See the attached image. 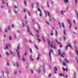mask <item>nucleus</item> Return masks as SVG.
<instances>
[{"label":"nucleus","instance_id":"e433bc0d","mask_svg":"<svg viewBox=\"0 0 78 78\" xmlns=\"http://www.w3.org/2000/svg\"><path fill=\"white\" fill-rule=\"evenodd\" d=\"M64 13V12L63 11H61V14L62 15H64V14L63 13Z\"/></svg>","mask_w":78,"mask_h":78},{"label":"nucleus","instance_id":"bb28decb","mask_svg":"<svg viewBox=\"0 0 78 78\" xmlns=\"http://www.w3.org/2000/svg\"><path fill=\"white\" fill-rule=\"evenodd\" d=\"M76 54H77V55H78V51L76 50Z\"/></svg>","mask_w":78,"mask_h":78},{"label":"nucleus","instance_id":"f8f14e48","mask_svg":"<svg viewBox=\"0 0 78 78\" xmlns=\"http://www.w3.org/2000/svg\"><path fill=\"white\" fill-rule=\"evenodd\" d=\"M47 41L48 42V45H50V42L48 40V39H47Z\"/></svg>","mask_w":78,"mask_h":78},{"label":"nucleus","instance_id":"5701e85b","mask_svg":"<svg viewBox=\"0 0 78 78\" xmlns=\"http://www.w3.org/2000/svg\"><path fill=\"white\" fill-rule=\"evenodd\" d=\"M64 2L65 3H66V2H69V1L68 0H64Z\"/></svg>","mask_w":78,"mask_h":78},{"label":"nucleus","instance_id":"b1692460","mask_svg":"<svg viewBox=\"0 0 78 78\" xmlns=\"http://www.w3.org/2000/svg\"><path fill=\"white\" fill-rule=\"evenodd\" d=\"M38 57H40V56H41V55L40 54V53H39V52H38Z\"/></svg>","mask_w":78,"mask_h":78},{"label":"nucleus","instance_id":"a19ab883","mask_svg":"<svg viewBox=\"0 0 78 78\" xmlns=\"http://www.w3.org/2000/svg\"><path fill=\"white\" fill-rule=\"evenodd\" d=\"M30 51L31 52V53H32V49L31 48H30Z\"/></svg>","mask_w":78,"mask_h":78},{"label":"nucleus","instance_id":"f3484780","mask_svg":"<svg viewBox=\"0 0 78 78\" xmlns=\"http://www.w3.org/2000/svg\"><path fill=\"white\" fill-rule=\"evenodd\" d=\"M9 40H12V37L11 36H9Z\"/></svg>","mask_w":78,"mask_h":78},{"label":"nucleus","instance_id":"0eeeda50","mask_svg":"<svg viewBox=\"0 0 78 78\" xmlns=\"http://www.w3.org/2000/svg\"><path fill=\"white\" fill-rule=\"evenodd\" d=\"M49 55H50L51 60V51L49 52Z\"/></svg>","mask_w":78,"mask_h":78},{"label":"nucleus","instance_id":"c756f323","mask_svg":"<svg viewBox=\"0 0 78 78\" xmlns=\"http://www.w3.org/2000/svg\"><path fill=\"white\" fill-rule=\"evenodd\" d=\"M61 57L62 58H64V56H63V55L62 54H61Z\"/></svg>","mask_w":78,"mask_h":78},{"label":"nucleus","instance_id":"bf43d9fd","mask_svg":"<svg viewBox=\"0 0 78 78\" xmlns=\"http://www.w3.org/2000/svg\"><path fill=\"white\" fill-rule=\"evenodd\" d=\"M23 27H24V24L23 23Z\"/></svg>","mask_w":78,"mask_h":78},{"label":"nucleus","instance_id":"a878e982","mask_svg":"<svg viewBox=\"0 0 78 78\" xmlns=\"http://www.w3.org/2000/svg\"><path fill=\"white\" fill-rule=\"evenodd\" d=\"M24 3V5L26 6L27 5V1H25Z\"/></svg>","mask_w":78,"mask_h":78},{"label":"nucleus","instance_id":"e2e57ef3","mask_svg":"<svg viewBox=\"0 0 78 78\" xmlns=\"http://www.w3.org/2000/svg\"><path fill=\"white\" fill-rule=\"evenodd\" d=\"M2 2H3V4H5V2H4L3 0H2Z\"/></svg>","mask_w":78,"mask_h":78},{"label":"nucleus","instance_id":"338daca9","mask_svg":"<svg viewBox=\"0 0 78 78\" xmlns=\"http://www.w3.org/2000/svg\"><path fill=\"white\" fill-rule=\"evenodd\" d=\"M66 71L67 72L68 71V69L67 68H66Z\"/></svg>","mask_w":78,"mask_h":78},{"label":"nucleus","instance_id":"5fc2aeb1","mask_svg":"<svg viewBox=\"0 0 78 78\" xmlns=\"http://www.w3.org/2000/svg\"><path fill=\"white\" fill-rule=\"evenodd\" d=\"M14 7L15 9H16L17 8V7H16V5L14 6Z\"/></svg>","mask_w":78,"mask_h":78},{"label":"nucleus","instance_id":"a18cd8bd","mask_svg":"<svg viewBox=\"0 0 78 78\" xmlns=\"http://www.w3.org/2000/svg\"><path fill=\"white\" fill-rule=\"evenodd\" d=\"M28 14H29V15L30 16V12H29L28 11Z\"/></svg>","mask_w":78,"mask_h":78},{"label":"nucleus","instance_id":"ddd939ff","mask_svg":"<svg viewBox=\"0 0 78 78\" xmlns=\"http://www.w3.org/2000/svg\"><path fill=\"white\" fill-rule=\"evenodd\" d=\"M65 61L67 63H69V62L67 60L66 58H65Z\"/></svg>","mask_w":78,"mask_h":78},{"label":"nucleus","instance_id":"20e7f679","mask_svg":"<svg viewBox=\"0 0 78 78\" xmlns=\"http://www.w3.org/2000/svg\"><path fill=\"white\" fill-rule=\"evenodd\" d=\"M27 30H27V32H28V33H30V29L29 28V26H28V25H27Z\"/></svg>","mask_w":78,"mask_h":78},{"label":"nucleus","instance_id":"cd10ccee","mask_svg":"<svg viewBox=\"0 0 78 78\" xmlns=\"http://www.w3.org/2000/svg\"><path fill=\"white\" fill-rule=\"evenodd\" d=\"M17 74V71H16L14 72V74L16 75Z\"/></svg>","mask_w":78,"mask_h":78},{"label":"nucleus","instance_id":"423d86ee","mask_svg":"<svg viewBox=\"0 0 78 78\" xmlns=\"http://www.w3.org/2000/svg\"><path fill=\"white\" fill-rule=\"evenodd\" d=\"M34 30H36V32H37V33H38V32H40V30H37L35 28V27H34Z\"/></svg>","mask_w":78,"mask_h":78},{"label":"nucleus","instance_id":"6e6552de","mask_svg":"<svg viewBox=\"0 0 78 78\" xmlns=\"http://www.w3.org/2000/svg\"><path fill=\"white\" fill-rule=\"evenodd\" d=\"M75 11H76V14H77V18H78V13H77V12L76 9H75Z\"/></svg>","mask_w":78,"mask_h":78},{"label":"nucleus","instance_id":"7ed1b4c3","mask_svg":"<svg viewBox=\"0 0 78 78\" xmlns=\"http://www.w3.org/2000/svg\"><path fill=\"white\" fill-rule=\"evenodd\" d=\"M58 70L57 68H56V67H54V73H55V74H56V71Z\"/></svg>","mask_w":78,"mask_h":78},{"label":"nucleus","instance_id":"6e6d98bb","mask_svg":"<svg viewBox=\"0 0 78 78\" xmlns=\"http://www.w3.org/2000/svg\"><path fill=\"white\" fill-rule=\"evenodd\" d=\"M60 48H62V45H61V44H60Z\"/></svg>","mask_w":78,"mask_h":78},{"label":"nucleus","instance_id":"603ef678","mask_svg":"<svg viewBox=\"0 0 78 78\" xmlns=\"http://www.w3.org/2000/svg\"><path fill=\"white\" fill-rule=\"evenodd\" d=\"M63 71H65V69L64 68H63Z\"/></svg>","mask_w":78,"mask_h":78},{"label":"nucleus","instance_id":"7c9ffc66","mask_svg":"<svg viewBox=\"0 0 78 78\" xmlns=\"http://www.w3.org/2000/svg\"><path fill=\"white\" fill-rule=\"evenodd\" d=\"M15 64H16V65H17V67H18L19 66V65L17 64V63H15Z\"/></svg>","mask_w":78,"mask_h":78},{"label":"nucleus","instance_id":"de8ad7c7","mask_svg":"<svg viewBox=\"0 0 78 78\" xmlns=\"http://www.w3.org/2000/svg\"><path fill=\"white\" fill-rule=\"evenodd\" d=\"M63 74H59V76H63Z\"/></svg>","mask_w":78,"mask_h":78},{"label":"nucleus","instance_id":"1a4fd4ad","mask_svg":"<svg viewBox=\"0 0 78 78\" xmlns=\"http://www.w3.org/2000/svg\"><path fill=\"white\" fill-rule=\"evenodd\" d=\"M41 72V71L40 69V68H39V70L37 71V73H39Z\"/></svg>","mask_w":78,"mask_h":78},{"label":"nucleus","instance_id":"13d9d810","mask_svg":"<svg viewBox=\"0 0 78 78\" xmlns=\"http://www.w3.org/2000/svg\"><path fill=\"white\" fill-rule=\"evenodd\" d=\"M17 32L18 33H20V31H19V30H17Z\"/></svg>","mask_w":78,"mask_h":78},{"label":"nucleus","instance_id":"4be33fe9","mask_svg":"<svg viewBox=\"0 0 78 78\" xmlns=\"http://www.w3.org/2000/svg\"><path fill=\"white\" fill-rule=\"evenodd\" d=\"M44 73H45V66H44Z\"/></svg>","mask_w":78,"mask_h":78},{"label":"nucleus","instance_id":"c03bdc74","mask_svg":"<svg viewBox=\"0 0 78 78\" xmlns=\"http://www.w3.org/2000/svg\"><path fill=\"white\" fill-rule=\"evenodd\" d=\"M22 59H23V61L24 62L25 61V59L23 58H22Z\"/></svg>","mask_w":78,"mask_h":78},{"label":"nucleus","instance_id":"3c124183","mask_svg":"<svg viewBox=\"0 0 78 78\" xmlns=\"http://www.w3.org/2000/svg\"><path fill=\"white\" fill-rule=\"evenodd\" d=\"M36 36H37V37H40V36H39V35H38L37 34V35H36Z\"/></svg>","mask_w":78,"mask_h":78},{"label":"nucleus","instance_id":"58836bf2","mask_svg":"<svg viewBox=\"0 0 78 78\" xmlns=\"http://www.w3.org/2000/svg\"><path fill=\"white\" fill-rule=\"evenodd\" d=\"M42 39L44 42H45V40L43 37H42Z\"/></svg>","mask_w":78,"mask_h":78},{"label":"nucleus","instance_id":"2f4dec72","mask_svg":"<svg viewBox=\"0 0 78 78\" xmlns=\"http://www.w3.org/2000/svg\"><path fill=\"white\" fill-rule=\"evenodd\" d=\"M47 13H48V16H50V13H49V12H47Z\"/></svg>","mask_w":78,"mask_h":78},{"label":"nucleus","instance_id":"c85d7f7f","mask_svg":"<svg viewBox=\"0 0 78 78\" xmlns=\"http://www.w3.org/2000/svg\"><path fill=\"white\" fill-rule=\"evenodd\" d=\"M63 39L64 41H65V40H66V37L65 36L63 37Z\"/></svg>","mask_w":78,"mask_h":78},{"label":"nucleus","instance_id":"473e14b6","mask_svg":"<svg viewBox=\"0 0 78 78\" xmlns=\"http://www.w3.org/2000/svg\"><path fill=\"white\" fill-rule=\"evenodd\" d=\"M38 11H39L40 12H41V11L40 10V8H38Z\"/></svg>","mask_w":78,"mask_h":78},{"label":"nucleus","instance_id":"9d476101","mask_svg":"<svg viewBox=\"0 0 78 78\" xmlns=\"http://www.w3.org/2000/svg\"><path fill=\"white\" fill-rule=\"evenodd\" d=\"M51 36H52L53 35L52 30H51Z\"/></svg>","mask_w":78,"mask_h":78},{"label":"nucleus","instance_id":"0e129e2a","mask_svg":"<svg viewBox=\"0 0 78 78\" xmlns=\"http://www.w3.org/2000/svg\"><path fill=\"white\" fill-rule=\"evenodd\" d=\"M34 19H33L32 20V22H34Z\"/></svg>","mask_w":78,"mask_h":78},{"label":"nucleus","instance_id":"864d4df0","mask_svg":"<svg viewBox=\"0 0 78 78\" xmlns=\"http://www.w3.org/2000/svg\"><path fill=\"white\" fill-rule=\"evenodd\" d=\"M51 47L52 48H53V45L52 44H51Z\"/></svg>","mask_w":78,"mask_h":78},{"label":"nucleus","instance_id":"c9c22d12","mask_svg":"<svg viewBox=\"0 0 78 78\" xmlns=\"http://www.w3.org/2000/svg\"><path fill=\"white\" fill-rule=\"evenodd\" d=\"M47 4L48 6V8H49V4H48V2H47Z\"/></svg>","mask_w":78,"mask_h":78},{"label":"nucleus","instance_id":"4c0bfd02","mask_svg":"<svg viewBox=\"0 0 78 78\" xmlns=\"http://www.w3.org/2000/svg\"><path fill=\"white\" fill-rule=\"evenodd\" d=\"M31 73H32V74L34 73L33 70L32 69H31Z\"/></svg>","mask_w":78,"mask_h":78},{"label":"nucleus","instance_id":"37998d69","mask_svg":"<svg viewBox=\"0 0 78 78\" xmlns=\"http://www.w3.org/2000/svg\"><path fill=\"white\" fill-rule=\"evenodd\" d=\"M6 53L7 55H9V54L8 52H6Z\"/></svg>","mask_w":78,"mask_h":78},{"label":"nucleus","instance_id":"79ce46f5","mask_svg":"<svg viewBox=\"0 0 78 78\" xmlns=\"http://www.w3.org/2000/svg\"><path fill=\"white\" fill-rule=\"evenodd\" d=\"M40 59V57H38L36 58V59L38 60Z\"/></svg>","mask_w":78,"mask_h":78},{"label":"nucleus","instance_id":"680f3d73","mask_svg":"<svg viewBox=\"0 0 78 78\" xmlns=\"http://www.w3.org/2000/svg\"><path fill=\"white\" fill-rule=\"evenodd\" d=\"M73 33L74 34H76V33L74 32H73Z\"/></svg>","mask_w":78,"mask_h":78},{"label":"nucleus","instance_id":"412c9836","mask_svg":"<svg viewBox=\"0 0 78 78\" xmlns=\"http://www.w3.org/2000/svg\"><path fill=\"white\" fill-rule=\"evenodd\" d=\"M7 28L9 30H10V29L9 25L8 26V27Z\"/></svg>","mask_w":78,"mask_h":78},{"label":"nucleus","instance_id":"4468645a","mask_svg":"<svg viewBox=\"0 0 78 78\" xmlns=\"http://www.w3.org/2000/svg\"><path fill=\"white\" fill-rule=\"evenodd\" d=\"M20 44H18V47H17V49H18V50H19L20 49Z\"/></svg>","mask_w":78,"mask_h":78},{"label":"nucleus","instance_id":"2eb2a0df","mask_svg":"<svg viewBox=\"0 0 78 78\" xmlns=\"http://www.w3.org/2000/svg\"><path fill=\"white\" fill-rule=\"evenodd\" d=\"M63 64L64 66H66V64L64 62H63Z\"/></svg>","mask_w":78,"mask_h":78},{"label":"nucleus","instance_id":"052dcab7","mask_svg":"<svg viewBox=\"0 0 78 78\" xmlns=\"http://www.w3.org/2000/svg\"><path fill=\"white\" fill-rule=\"evenodd\" d=\"M14 27V25H13V24H12V28H13Z\"/></svg>","mask_w":78,"mask_h":78},{"label":"nucleus","instance_id":"09e8293b","mask_svg":"<svg viewBox=\"0 0 78 78\" xmlns=\"http://www.w3.org/2000/svg\"><path fill=\"white\" fill-rule=\"evenodd\" d=\"M60 62H61L62 63V60H61V58H60Z\"/></svg>","mask_w":78,"mask_h":78},{"label":"nucleus","instance_id":"dca6fc26","mask_svg":"<svg viewBox=\"0 0 78 78\" xmlns=\"http://www.w3.org/2000/svg\"><path fill=\"white\" fill-rule=\"evenodd\" d=\"M63 33L64 34V35H66V31L64 29L63 30Z\"/></svg>","mask_w":78,"mask_h":78},{"label":"nucleus","instance_id":"8fccbe9b","mask_svg":"<svg viewBox=\"0 0 78 78\" xmlns=\"http://www.w3.org/2000/svg\"><path fill=\"white\" fill-rule=\"evenodd\" d=\"M27 53L26 52L24 53V55L25 56H27Z\"/></svg>","mask_w":78,"mask_h":78},{"label":"nucleus","instance_id":"774afa93","mask_svg":"<svg viewBox=\"0 0 78 78\" xmlns=\"http://www.w3.org/2000/svg\"><path fill=\"white\" fill-rule=\"evenodd\" d=\"M5 32H7V30L6 29H5Z\"/></svg>","mask_w":78,"mask_h":78},{"label":"nucleus","instance_id":"49530a36","mask_svg":"<svg viewBox=\"0 0 78 78\" xmlns=\"http://www.w3.org/2000/svg\"><path fill=\"white\" fill-rule=\"evenodd\" d=\"M51 76V73H50V74H49V76H48L49 78Z\"/></svg>","mask_w":78,"mask_h":78},{"label":"nucleus","instance_id":"f704fd0d","mask_svg":"<svg viewBox=\"0 0 78 78\" xmlns=\"http://www.w3.org/2000/svg\"><path fill=\"white\" fill-rule=\"evenodd\" d=\"M37 40L39 42H40L41 41V40L40 39H37Z\"/></svg>","mask_w":78,"mask_h":78},{"label":"nucleus","instance_id":"69168bd1","mask_svg":"<svg viewBox=\"0 0 78 78\" xmlns=\"http://www.w3.org/2000/svg\"><path fill=\"white\" fill-rule=\"evenodd\" d=\"M51 51L52 52H53V50L52 49H51Z\"/></svg>","mask_w":78,"mask_h":78},{"label":"nucleus","instance_id":"72a5a7b5","mask_svg":"<svg viewBox=\"0 0 78 78\" xmlns=\"http://www.w3.org/2000/svg\"><path fill=\"white\" fill-rule=\"evenodd\" d=\"M34 5V4H33L32 5H31V7L32 8V9H33L34 8V6L33 5Z\"/></svg>","mask_w":78,"mask_h":78},{"label":"nucleus","instance_id":"f03ea898","mask_svg":"<svg viewBox=\"0 0 78 78\" xmlns=\"http://www.w3.org/2000/svg\"><path fill=\"white\" fill-rule=\"evenodd\" d=\"M67 22H68V23H69L70 25L69 28H70L71 27H72V23H71V21L69 19H67Z\"/></svg>","mask_w":78,"mask_h":78},{"label":"nucleus","instance_id":"393cba45","mask_svg":"<svg viewBox=\"0 0 78 78\" xmlns=\"http://www.w3.org/2000/svg\"><path fill=\"white\" fill-rule=\"evenodd\" d=\"M6 48L7 49H9L8 44H6Z\"/></svg>","mask_w":78,"mask_h":78},{"label":"nucleus","instance_id":"ea45409f","mask_svg":"<svg viewBox=\"0 0 78 78\" xmlns=\"http://www.w3.org/2000/svg\"><path fill=\"white\" fill-rule=\"evenodd\" d=\"M7 66H9V64L8 62H7Z\"/></svg>","mask_w":78,"mask_h":78},{"label":"nucleus","instance_id":"39448f33","mask_svg":"<svg viewBox=\"0 0 78 78\" xmlns=\"http://www.w3.org/2000/svg\"><path fill=\"white\" fill-rule=\"evenodd\" d=\"M16 51L17 52V55H18V56L20 58V53L19 52V51L18 49L16 50Z\"/></svg>","mask_w":78,"mask_h":78},{"label":"nucleus","instance_id":"4d7b16f0","mask_svg":"<svg viewBox=\"0 0 78 78\" xmlns=\"http://www.w3.org/2000/svg\"><path fill=\"white\" fill-rule=\"evenodd\" d=\"M55 41H56V42H57V43H58V41H57V39H55Z\"/></svg>","mask_w":78,"mask_h":78},{"label":"nucleus","instance_id":"a211bd4d","mask_svg":"<svg viewBox=\"0 0 78 78\" xmlns=\"http://www.w3.org/2000/svg\"><path fill=\"white\" fill-rule=\"evenodd\" d=\"M34 45L35 47L36 48L37 50H38V48H37V47L36 46V44H34Z\"/></svg>","mask_w":78,"mask_h":78},{"label":"nucleus","instance_id":"9b49d317","mask_svg":"<svg viewBox=\"0 0 78 78\" xmlns=\"http://www.w3.org/2000/svg\"><path fill=\"white\" fill-rule=\"evenodd\" d=\"M58 51H59V52H58V55H60L61 54L60 50L58 49Z\"/></svg>","mask_w":78,"mask_h":78},{"label":"nucleus","instance_id":"f257e3e1","mask_svg":"<svg viewBox=\"0 0 78 78\" xmlns=\"http://www.w3.org/2000/svg\"><path fill=\"white\" fill-rule=\"evenodd\" d=\"M69 47L70 48H72V46H71L69 44H68L66 46V47H65V48L66 49V50H67L68 47Z\"/></svg>","mask_w":78,"mask_h":78},{"label":"nucleus","instance_id":"6ab92c4d","mask_svg":"<svg viewBox=\"0 0 78 78\" xmlns=\"http://www.w3.org/2000/svg\"><path fill=\"white\" fill-rule=\"evenodd\" d=\"M39 16L40 17L42 16V12H40V14H39Z\"/></svg>","mask_w":78,"mask_h":78},{"label":"nucleus","instance_id":"aec40b11","mask_svg":"<svg viewBox=\"0 0 78 78\" xmlns=\"http://www.w3.org/2000/svg\"><path fill=\"white\" fill-rule=\"evenodd\" d=\"M45 22H46V23L48 25H50L49 23H48V21H46Z\"/></svg>","mask_w":78,"mask_h":78}]
</instances>
